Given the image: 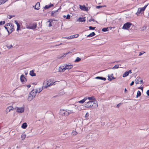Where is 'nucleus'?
I'll use <instances>...</instances> for the list:
<instances>
[{"instance_id": "nucleus-60", "label": "nucleus", "mask_w": 149, "mask_h": 149, "mask_svg": "<svg viewBox=\"0 0 149 149\" xmlns=\"http://www.w3.org/2000/svg\"><path fill=\"white\" fill-rule=\"evenodd\" d=\"M38 90H37H37L36 91H35V93H34V92L33 93H35V94H36V93H38Z\"/></svg>"}, {"instance_id": "nucleus-46", "label": "nucleus", "mask_w": 149, "mask_h": 149, "mask_svg": "<svg viewBox=\"0 0 149 149\" xmlns=\"http://www.w3.org/2000/svg\"><path fill=\"white\" fill-rule=\"evenodd\" d=\"M145 53L144 52H140L139 53V56H141V55H142L144 53Z\"/></svg>"}, {"instance_id": "nucleus-63", "label": "nucleus", "mask_w": 149, "mask_h": 149, "mask_svg": "<svg viewBox=\"0 0 149 149\" xmlns=\"http://www.w3.org/2000/svg\"><path fill=\"white\" fill-rule=\"evenodd\" d=\"M70 53V52H69L68 53H66V54H69Z\"/></svg>"}, {"instance_id": "nucleus-55", "label": "nucleus", "mask_w": 149, "mask_h": 149, "mask_svg": "<svg viewBox=\"0 0 149 149\" xmlns=\"http://www.w3.org/2000/svg\"><path fill=\"white\" fill-rule=\"evenodd\" d=\"M127 72L128 73V74L129 73L131 74L132 73V71L131 70H130L129 71Z\"/></svg>"}, {"instance_id": "nucleus-27", "label": "nucleus", "mask_w": 149, "mask_h": 149, "mask_svg": "<svg viewBox=\"0 0 149 149\" xmlns=\"http://www.w3.org/2000/svg\"><path fill=\"white\" fill-rule=\"evenodd\" d=\"M141 93L139 91H138L137 92V95H136V97L138 98V97L140 96L141 95Z\"/></svg>"}, {"instance_id": "nucleus-42", "label": "nucleus", "mask_w": 149, "mask_h": 149, "mask_svg": "<svg viewBox=\"0 0 149 149\" xmlns=\"http://www.w3.org/2000/svg\"><path fill=\"white\" fill-rule=\"evenodd\" d=\"M20 25L17 26V31H18L20 29Z\"/></svg>"}, {"instance_id": "nucleus-23", "label": "nucleus", "mask_w": 149, "mask_h": 149, "mask_svg": "<svg viewBox=\"0 0 149 149\" xmlns=\"http://www.w3.org/2000/svg\"><path fill=\"white\" fill-rule=\"evenodd\" d=\"M140 79L141 78L140 77H137L135 80V83L136 84H139Z\"/></svg>"}, {"instance_id": "nucleus-38", "label": "nucleus", "mask_w": 149, "mask_h": 149, "mask_svg": "<svg viewBox=\"0 0 149 149\" xmlns=\"http://www.w3.org/2000/svg\"><path fill=\"white\" fill-rule=\"evenodd\" d=\"M49 8V7L48 5H46L44 8V9L45 10L47 9H48V8Z\"/></svg>"}, {"instance_id": "nucleus-32", "label": "nucleus", "mask_w": 149, "mask_h": 149, "mask_svg": "<svg viewBox=\"0 0 149 149\" xmlns=\"http://www.w3.org/2000/svg\"><path fill=\"white\" fill-rule=\"evenodd\" d=\"M119 68V65H116L113 67L111 68L112 69H117Z\"/></svg>"}, {"instance_id": "nucleus-53", "label": "nucleus", "mask_w": 149, "mask_h": 149, "mask_svg": "<svg viewBox=\"0 0 149 149\" xmlns=\"http://www.w3.org/2000/svg\"><path fill=\"white\" fill-rule=\"evenodd\" d=\"M134 81H132V82L130 84V85L131 86H132L134 84Z\"/></svg>"}, {"instance_id": "nucleus-19", "label": "nucleus", "mask_w": 149, "mask_h": 149, "mask_svg": "<svg viewBox=\"0 0 149 149\" xmlns=\"http://www.w3.org/2000/svg\"><path fill=\"white\" fill-rule=\"evenodd\" d=\"M85 17H80L78 19L79 22H84L85 21Z\"/></svg>"}, {"instance_id": "nucleus-24", "label": "nucleus", "mask_w": 149, "mask_h": 149, "mask_svg": "<svg viewBox=\"0 0 149 149\" xmlns=\"http://www.w3.org/2000/svg\"><path fill=\"white\" fill-rule=\"evenodd\" d=\"M95 35V33L94 32H93L91 33L89 35L87 36V37H92Z\"/></svg>"}, {"instance_id": "nucleus-49", "label": "nucleus", "mask_w": 149, "mask_h": 149, "mask_svg": "<svg viewBox=\"0 0 149 149\" xmlns=\"http://www.w3.org/2000/svg\"><path fill=\"white\" fill-rule=\"evenodd\" d=\"M108 77L109 78V76H108ZM112 79H115V78H114L113 76H112V79H111V78H109V80L110 81H111V80H112Z\"/></svg>"}, {"instance_id": "nucleus-14", "label": "nucleus", "mask_w": 149, "mask_h": 149, "mask_svg": "<svg viewBox=\"0 0 149 149\" xmlns=\"http://www.w3.org/2000/svg\"><path fill=\"white\" fill-rule=\"evenodd\" d=\"M79 36V34H75L72 36H71L70 37H68L67 38H67L68 39H70L71 38H77Z\"/></svg>"}, {"instance_id": "nucleus-25", "label": "nucleus", "mask_w": 149, "mask_h": 149, "mask_svg": "<svg viewBox=\"0 0 149 149\" xmlns=\"http://www.w3.org/2000/svg\"><path fill=\"white\" fill-rule=\"evenodd\" d=\"M88 99L89 100L88 101H95V100H94V98L93 97H88V98H87V99Z\"/></svg>"}, {"instance_id": "nucleus-47", "label": "nucleus", "mask_w": 149, "mask_h": 149, "mask_svg": "<svg viewBox=\"0 0 149 149\" xmlns=\"http://www.w3.org/2000/svg\"><path fill=\"white\" fill-rule=\"evenodd\" d=\"M43 89H43L42 88H39L38 89V93H40V92L42 91V90Z\"/></svg>"}, {"instance_id": "nucleus-61", "label": "nucleus", "mask_w": 149, "mask_h": 149, "mask_svg": "<svg viewBox=\"0 0 149 149\" xmlns=\"http://www.w3.org/2000/svg\"><path fill=\"white\" fill-rule=\"evenodd\" d=\"M124 92L125 93L127 92V91L126 88H125L124 89Z\"/></svg>"}, {"instance_id": "nucleus-21", "label": "nucleus", "mask_w": 149, "mask_h": 149, "mask_svg": "<svg viewBox=\"0 0 149 149\" xmlns=\"http://www.w3.org/2000/svg\"><path fill=\"white\" fill-rule=\"evenodd\" d=\"M30 75L32 77L36 75V74L34 73V71L32 70L30 72Z\"/></svg>"}, {"instance_id": "nucleus-59", "label": "nucleus", "mask_w": 149, "mask_h": 149, "mask_svg": "<svg viewBox=\"0 0 149 149\" xmlns=\"http://www.w3.org/2000/svg\"><path fill=\"white\" fill-rule=\"evenodd\" d=\"M67 55V54H66V53H64L63 54V56H64V57H65Z\"/></svg>"}, {"instance_id": "nucleus-50", "label": "nucleus", "mask_w": 149, "mask_h": 149, "mask_svg": "<svg viewBox=\"0 0 149 149\" xmlns=\"http://www.w3.org/2000/svg\"><path fill=\"white\" fill-rule=\"evenodd\" d=\"M9 17H8V18L9 19H11L13 17H14L15 16H12V15H9Z\"/></svg>"}, {"instance_id": "nucleus-58", "label": "nucleus", "mask_w": 149, "mask_h": 149, "mask_svg": "<svg viewBox=\"0 0 149 149\" xmlns=\"http://www.w3.org/2000/svg\"><path fill=\"white\" fill-rule=\"evenodd\" d=\"M140 82L141 84L143 83V80L140 79Z\"/></svg>"}, {"instance_id": "nucleus-2", "label": "nucleus", "mask_w": 149, "mask_h": 149, "mask_svg": "<svg viewBox=\"0 0 149 149\" xmlns=\"http://www.w3.org/2000/svg\"><path fill=\"white\" fill-rule=\"evenodd\" d=\"M74 112L72 109H61L60 114L62 116H68L72 113H74Z\"/></svg>"}, {"instance_id": "nucleus-28", "label": "nucleus", "mask_w": 149, "mask_h": 149, "mask_svg": "<svg viewBox=\"0 0 149 149\" xmlns=\"http://www.w3.org/2000/svg\"><path fill=\"white\" fill-rule=\"evenodd\" d=\"M77 133V132L76 131L73 130L72 132V135L74 136L76 135Z\"/></svg>"}, {"instance_id": "nucleus-13", "label": "nucleus", "mask_w": 149, "mask_h": 149, "mask_svg": "<svg viewBox=\"0 0 149 149\" xmlns=\"http://www.w3.org/2000/svg\"><path fill=\"white\" fill-rule=\"evenodd\" d=\"M79 8L81 10H84V11H86L87 10V8L84 5H79Z\"/></svg>"}, {"instance_id": "nucleus-12", "label": "nucleus", "mask_w": 149, "mask_h": 149, "mask_svg": "<svg viewBox=\"0 0 149 149\" xmlns=\"http://www.w3.org/2000/svg\"><path fill=\"white\" fill-rule=\"evenodd\" d=\"M58 14V10L56 11H53L52 12L51 16L53 17H56Z\"/></svg>"}, {"instance_id": "nucleus-33", "label": "nucleus", "mask_w": 149, "mask_h": 149, "mask_svg": "<svg viewBox=\"0 0 149 149\" xmlns=\"http://www.w3.org/2000/svg\"><path fill=\"white\" fill-rule=\"evenodd\" d=\"M81 60V59L80 58L77 57V58L74 61L75 62H78L80 61Z\"/></svg>"}, {"instance_id": "nucleus-41", "label": "nucleus", "mask_w": 149, "mask_h": 149, "mask_svg": "<svg viewBox=\"0 0 149 149\" xmlns=\"http://www.w3.org/2000/svg\"><path fill=\"white\" fill-rule=\"evenodd\" d=\"M70 16L69 14H68L67 15V17L66 18V19H70Z\"/></svg>"}, {"instance_id": "nucleus-52", "label": "nucleus", "mask_w": 149, "mask_h": 149, "mask_svg": "<svg viewBox=\"0 0 149 149\" xmlns=\"http://www.w3.org/2000/svg\"><path fill=\"white\" fill-rule=\"evenodd\" d=\"M89 21L90 22L91 21H93V22H94L95 20L94 19H90L89 20Z\"/></svg>"}, {"instance_id": "nucleus-10", "label": "nucleus", "mask_w": 149, "mask_h": 149, "mask_svg": "<svg viewBox=\"0 0 149 149\" xmlns=\"http://www.w3.org/2000/svg\"><path fill=\"white\" fill-rule=\"evenodd\" d=\"M10 28L9 30H7V31L8 34L11 33L14 30V26L12 24L10 23Z\"/></svg>"}, {"instance_id": "nucleus-7", "label": "nucleus", "mask_w": 149, "mask_h": 149, "mask_svg": "<svg viewBox=\"0 0 149 149\" xmlns=\"http://www.w3.org/2000/svg\"><path fill=\"white\" fill-rule=\"evenodd\" d=\"M15 109L16 111L19 113H22L24 112V107H16Z\"/></svg>"}, {"instance_id": "nucleus-44", "label": "nucleus", "mask_w": 149, "mask_h": 149, "mask_svg": "<svg viewBox=\"0 0 149 149\" xmlns=\"http://www.w3.org/2000/svg\"><path fill=\"white\" fill-rule=\"evenodd\" d=\"M89 115V113H87L85 115V117L86 118H87L88 117Z\"/></svg>"}, {"instance_id": "nucleus-5", "label": "nucleus", "mask_w": 149, "mask_h": 149, "mask_svg": "<svg viewBox=\"0 0 149 149\" xmlns=\"http://www.w3.org/2000/svg\"><path fill=\"white\" fill-rule=\"evenodd\" d=\"M148 5L145 6L142 8H140L138 9V11L136 13V14L137 16H139L140 14H141L144 11L145 8Z\"/></svg>"}, {"instance_id": "nucleus-22", "label": "nucleus", "mask_w": 149, "mask_h": 149, "mask_svg": "<svg viewBox=\"0 0 149 149\" xmlns=\"http://www.w3.org/2000/svg\"><path fill=\"white\" fill-rule=\"evenodd\" d=\"M27 125L26 123H24L22 125V127L23 129H25L27 127Z\"/></svg>"}, {"instance_id": "nucleus-56", "label": "nucleus", "mask_w": 149, "mask_h": 149, "mask_svg": "<svg viewBox=\"0 0 149 149\" xmlns=\"http://www.w3.org/2000/svg\"><path fill=\"white\" fill-rule=\"evenodd\" d=\"M26 86L28 88H29L31 86V85L30 84H29L28 85H27Z\"/></svg>"}, {"instance_id": "nucleus-45", "label": "nucleus", "mask_w": 149, "mask_h": 149, "mask_svg": "<svg viewBox=\"0 0 149 149\" xmlns=\"http://www.w3.org/2000/svg\"><path fill=\"white\" fill-rule=\"evenodd\" d=\"M14 22L15 24H17V26H19V25H20L18 22L16 20H15L14 21Z\"/></svg>"}, {"instance_id": "nucleus-11", "label": "nucleus", "mask_w": 149, "mask_h": 149, "mask_svg": "<svg viewBox=\"0 0 149 149\" xmlns=\"http://www.w3.org/2000/svg\"><path fill=\"white\" fill-rule=\"evenodd\" d=\"M66 70L65 66L64 67L63 66H61L59 68L58 71L60 72H64Z\"/></svg>"}, {"instance_id": "nucleus-40", "label": "nucleus", "mask_w": 149, "mask_h": 149, "mask_svg": "<svg viewBox=\"0 0 149 149\" xmlns=\"http://www.w3.org/2000/svg\"><path fill=\"white\" fill-rule=\"evenodd\" d=\"M96 6V8H101L102 7H104V6Z\"/></svg>"}, {"instance_id": "nucleus-16", "label": "nucleus", "mask_w": 149, "mask_h": 149, "mask_svg": "<svg viewBox=\"0 0 149 149\" xmlns=\"http://www.w3.org/2000/svg\"><path fill=\"white\" fill-rule=\"evenodd\" d=\"M65 68L67 69H70L72 68L73 65H69L66 64L65 65Z\"/></svg>"}, {"instance_id": "nucleus-20", "label": "nucleus", "mask_w": 149, "mask_h": 149, "mask_svg": "<svg viewBox=\"0 0 149 149\" xmlns=\"http://www.w3.org/2000/svg\"><path fill=\"white\" fill-rule=\"evenodd\" d=\"M95 78L96 79H101V80H103L104 81H105L106 80V78L103 77H96Z\"/></svg>"}, {"instance_id": "nucleus-36", "label": "nucleus", "mask_w": 149, "mask_h": 149, "mask_svg": "<svg viewBox=\"0 0 149 149\" xmlns=\"http://www.w3.org/2000/svg\"><path fill=\"white\" fill-rule=\"evenodd\" d=\"M7 1V0H0V1L1 3V4H3Z\"/></svg>"}, {"instance_id": "nucleus-30", "label": "nucleus", "mask_w": 149, "mask_h": 149, "mask_svg": "<svg viewBox=\"0 0 149 149\" xmlns=\"http://www.w3.org/2000/svg\"><path fill=\"white\" fill-rule=\"evenodd\" d=\"M52 21H53L52 20H51V19H50L49 21H48L47 22V23H48V22L49 23V24L48 25V26L49 27H51L52 26L51 22Z\"/></svg>"}, {"instance_id": "nucleus-18", "label": "nucleus", "mask_w": 149, "mask_h": 149, "mask_svg": "<svg viewBox=\"0 0 149 149\" xmlns=\"http://www.w3.org/2000/svg\"><path fill=\"white\" fill-rule=\"evenodd\" d=\"M87 100V98L86 97H85L83 100H81L77 102L82 104V103H83L85 102Z\"/></svg>"}, {"instance_id": "nucleus-34", "label": "nucleus", "mask_w": 149, "mask_h": 149, "mask_svg": "<svg viewBox=\"0 0 149 149\" xmlns=\"http://www.w3.org/2000/svg\"><path fill=\"white\" fill-rule=\"evenodd\" d=\"M146 28V26H143L141 28V31H143L145 30Z\"/></svg>"}, {"instance_id": "nucleus-4", "label": "nucleus", "mask_w": 149, "mask_h": 149, "mask_svg": "<svg viewBox=\"0 0 149 149\" xmlns=\"http://www.w3.org/2000/svg\"><path fill=\"white\" fill-rule=\"evenodd\" d=\"M34 92V89H33L29 94L27 100L29 101H31L36 96V95L33 93Z\"/></svg>"}, {"instance_id": "nucleus-51", "label": "nucleus", "mask_w": 149, "mask_h": 149, "mask_svg": "<svg viewBox=\"0 0 149 149\" xmlns=\"http://www.w3.org/2000/svg\"><path fill=\"white\" fill-rule=\"evenodd\" d=\"M121 104V103H120L118 104H117L116 105V107L117 108H119V107L120 106V105Z\"/></svg>"}, {"instance_id": "nucleus-15", "label": "nucleus", "mask_w": 149, "mask_h": 149, "mask_svg": "<svg viewBox=\"0 0 149 149\" xmlns=\"http://www.w3.org/2000/svg\"><path fill=\"white\" fill-rule=\"evenodd\" d=\"M20 79L21 81L22 82H24L25 80H26V79L25 78L24 76L22 74V75L20 76Z\"/></svg>"}, {"instance_id": "nucleus-43", "label": "nucleus", "mask_w": 149, "mask_h": 149, "mask_svg": "<svg viewBox=\"0 0 149 149\" xmlns=\"http://www.w3.org/2000/svg\"><path fill=\"white\" fill-rule=\"evenodd\" d=\"M5 23V22L4 21H1L0 22V25H2L3 24H4Z\"/></svg>"}, {"instance_id": "nucleus-39", "label": "nucleus", "mask_w": 149, "mask_h": 149, "mask_svg": "<svg viewBox=\"0 0 149 149\" xmlns=\"http://www.w3.org/2000/svg\"><path fill=\"white\" fill-rule=\"evenodd\" d=\"M95 28V27H93L91 26H90L89 27V29L90 30H94Z\"/></svg>"}, {"instance_id": "nucleus-8", "label": "nucleus", "mask_w": 149, "mask_h": 149, "mask_svg": "<svg viewBox=\"0 0 149 149\" xmlns=\"http://www.w3.org/2000/svg\"><path fill=\"white\" fill-rule=\"evenodd\" d=\"M37 25L36 23L31 24L29 26H26V28L28 29H35L36 28Z\"/></svg>"}, {"instance_id": "nucleus-3", "label": "nucleus", "mask_w": 149, "mask_h": 149, "mask_svg": "<svg viewBox=\"0 0 149 149\" xmlns=\"http://www.w3.org/2000/svg\"><path fill=\"white\" fill-rule=\"evenodd\" d=\"M51 80H50L45 81L43 84L42 86L43 89L47 88L48 87L52 85L53 84L51 83Z\"/></svg>"}, {"instance_id": "nucleus-31", "label": "nucleus", "mask_w": 149, "mask_h": 149, "mask_svg": "<svg viewBox=\"0 0 149 149\" xmlns=\"http://www.w3.org/2000/svg\"><path fill=\"white\" fill-rule=\"evenodd\" d=\"M108 27L104 28L102 29V31L103 32H106L108 31Z\"/></svg>"}, {"instance_id": "nucleus-17", "label": "nucleus", "mask_w": 149, "mask_h": 149, "mask_svg": "<svg viewBox=\"0 0 149 149\" xmlns=\"http://www.w3.org/2000/svg\"><path fill=\"white\" fill-rule=\"evenodd\" d=\"M40 6V3L39 2L37 3L35 6V9L37 10H39Z\"/></svg>"}, {"instance_id": "nucleus-54", "label": "nucleus", "mask_w": 149, "mask_h": 149, "mask_svg": "<svg viewBox=\"0 0 149 149\" xmlns=\"http://www.w3.org/2000/svg\"><path fill=\"white\" fill-rule=\"evenodd\" d=\"M146 94L148 95L149 96V90H148L146 92Z\"/></svg>"}, {"instance_id": "nucleus-9", "label": "nucleus", "mask_w": 149, "mask_h": 149, "mask_svg": "<svg viewBox=\"0 0 149 149\" xmlns=\"http://www.w3.org/2000/svg\"><path fill=\"white\" fill-rule=\"evenodd\" d=\"M14 110V109L11 106H9L7 107L6 110L5 112L6 114H7L8 112L11 111L12 110Z\"/></svg>"}, {"instance_id": "nucleus-57", "label": "nucleus", "mask_w": 149, "mask_h": 149, "mask_svg": "<svg viewBox=\"0 0 149 149\" xmlns=\"http://www.w3.org/2000/svg\"><path fill=\"white\" fill-rule=\"evenodd\" d=\"M143 87H138V89H141L142 90H143Z\"/></svg>"}, {"instance_id": "nucleus-1", "label": "nucleus", "mask_w": 149, "mask_h": 149, "mask_svg": "<svg viewBox=\"0 0 149 149\" xmlns=\"http://www.w3.org/2000/svg\"><path fill=\"white\" fill-rule=\"evenodd\" d=\"M84 106L86 108L95 109L97 107L98 104L97 101H87Z\"/></svg>"}, {"instance_id": "nucleus-64", "label": "nucleus", "mask_w": 149, "mask_h": 149, "mask_svg": "<svg viewBox=\"0 0 149 149\" xmlns=\"http://www.w3.org/2000/svg\"><path fill=\"white\" fill-rule=\"evenodd\" d=\"M92 149H95L94 148H92Z\"/></svg>"}, {"instance_id": "nucleus-29", "label": "nucleus", "mask_w": 149, "mask_h": 149, "mask_svg": "<svg viewBox=\"0 0 149 149\" xmlns=\"http://www.w3.org/2000/svg\"><path fill=\"white\" fill-rule=\"evenodd\" d=\"M8 26H10V23H8L6 24L4 26L5 29H7V30H8V28H9Z\"/></svg>"}, {"instance_id": "nucleus-6", "label": "nucleus", "mask_w": 149, "mask_h": 149, "mask_svg": "<svg viewBox=\"0 0 149 149\" xmlns=\"http://www.w3.org/2000/svg\"><path fill=\"white\" fill-rule=\"evenodd\" d=\"M132 25V24L129 22H127L125 24L123 27V29H128Z\"/></svg>"}, {"instance_id": "nucleus-26", "label": "nucleus", "mask_w": 149, "mask_h": 149, "mask_svg": "<svg viewBox=\"0 0 149 149\" xmlns=\"http://www.w3.org/2000/svg\"><path fill=\"white\" fill-rule=\"evenodd\" d=\"M128 75V73L127 71H126L123 74V77H126Z\"/></svg>"}, {"instance_id": "nucleus-37", "label": "nucleus", "mask_w": 149, "mask_h": 149, "mask_svg": "<svg viewBox=\"0 0 149 149\" xmlns=\"http://www.w3.org/2000/svg\"><path fill=\"white\" fill-rule=\"evenodd\" d=\"M62 44V43H60V44H58V45H55L53 46H52L51 47H56V46H58L59 45H61Z\"/></svg>"}, {"instance_id": "nucleus-35", "label": "nucleus", "mask_w": 149, "mask_h": 149, "mask_svg": "<svg viewBox=\"0 0 149 149\" xmlns=\"http://www.w3.org/2000/svg\"><path fill=\"white\" fill-rule=\"evenodd\" d=\"M26 137V136L25 134H23L21 136V138L22 139V140H24Z\"/></svg>"}, {"instance_id": "nucleus-62", "label": "nucleus", "mask_w": 149, "mask_h": 149, "mask_svg": "<svg viewBox=\"0 0 149 149\" xmlns=\"http://www.w3.org/2000/svg\"><path fill=\"white\" fill-rule=\"evenodd\" d=\"M118 62V61H115L114 62H116V63H117Z\"/></svg>"}, {"instance_id": "nucleus-48", "label": "nucleus", "mask_w": 149, "mask_h": 149, "mask_svg": "<svg viewBox=\"0 0 149 149\" xmlns=\"http://www.w3.org/2000/svg\"><path fill=\"white\" fill-rule=\"evenodd\" d=\"M48 6H49V8H50L51 7L53 6H54V5L53 4L50 3L49 5H48Z\"/></svg>"}]
</instances>
